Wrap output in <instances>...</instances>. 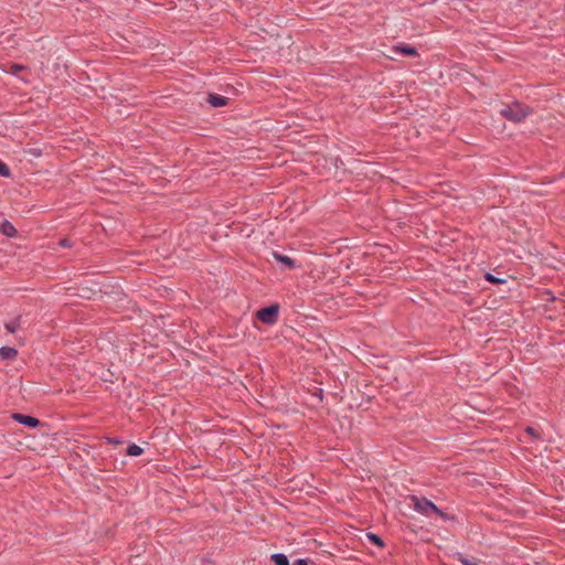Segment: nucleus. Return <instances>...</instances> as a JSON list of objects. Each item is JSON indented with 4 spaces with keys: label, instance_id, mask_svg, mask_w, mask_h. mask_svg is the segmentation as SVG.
Returning a JSON list of instances; mask_svg holds the SVG:
<instances>
[{
    "label": "nucleus",
    "instance_id": "1",
    "mask_svg": "<svg viewBox=\"0 0 565 565\" xmlns=\"http://www.w3.org/2000/svg\"><path fill=\"white\" fill-rule=\"evenodd\" d=\"M532 114V109L519 102H514L500 110V115L513 122H521Z\"/></svg>",
    "mask_w": 565,
    "mask_h": 565
},
{
    "label": "nucleus",
    "instance_id": "2",
    "mask_svg": "<svg viewBox=\"0 0 565 565\" xmlns=\"http://www.w3.org/2000/svg\"><path fill=\"white\" fill-rule=\"evenodd\" d=\"M409 499L413 503V509L418 513L428 516L430 513L439 512V508L427 498L411 495Z\"/></svg>",
    "mask_w": 565,
    "mask_h": 565
},
{
    "label": "nucleus",
    "instance_id": "3",
    "mask_svg": "<svg viewBox=\"0 0 565 565\" xmlns=\"http://www.w3.org/2000/svg\"><path fill=\"white\" fill-rule=\"evenodd\" d=\"M279 306L270 305L264 307L256 312V317L259 321L266 324H274L278 319Z\"/></svg>",
    "mask_w": 565,
    "mask_h": 565
},
{
    "label": "nucleus",
    "instance_id": "4",
    "mask_svg": "<svg viewBox=\"0 0 565 565\" xmlns=\"http://www.w3.org/2000/svg\"><path fill=\"white\" fill-rule=\"evenodd\" d=\"M12 419L30 428H35L40 425V420L38 418L20 413H13Z\"/></svg>",
    "mask_w": 565,
    "mask_h": 565
},
{
    "label": "nucleus",
    "instance_id": "5",
    "mask_svg": "<svg viewBox=\"0 0 565 565\" xmlns=\"http://www.w3.org/2000/svg\"><path fill=\"white\" fill-rule=\"evenodd\" d=\"M273 258L277 263L281 264L287 269H295L296 268V262L292 258H290L289 256H287V255H282V254H280V253L275 250V252H273Z\"/></svg>",
    "mask_w": 565,
    "mask_h": 565
},
{
    "label": "nucleus",
    "instance_id": "6",
    "mask_svg": "<svg viewBox=\"0 0 565 565\" xmlns=\"http://www.w3.org/2000/svg\"><path fill=\"white\" fill-rule=\"evenodd\" d=\"M392 50L395 53H401V54L407 55V56H417L418 55V52H417L416 47L411 46V45L405 44V43H401V44L394 45Z\"/></svg>",
    "mask_w": 565,
    "mask_h": 565
},
{
    "label": "nucleus",
    "instance_id": "7",
    "mask_svg": "<svg viewBox=\"0 0 565 565\" xmlns=\"http://www.w3.org/2000/svg\"><path fill=\"white\" fill-rule=\"evenodd\" d=\"M207 102L212 107H222L227 104L228 98L217 94H210Z\"/></svg>",
    "mask_w": 565,
    "mask_h": 565
},
{
    "label": "nucleus",
    "instance_id": "8",
    "mask_svg": "<svg viewBox=\"0 0 565 565\" xmlns=\"http://www.w3.org/2000/svg\"><path fill=\"white\" fill-rule=\"evenodd\" d=\"M18 355V351L11 347L0 348V356L3 360H12Z\"/></svg>",
    "mask_w": 565,
    "mask_h": 565
},
{
    "label": "nucleus",
    "instance_id": "9",
    "mask_svg": "<svg viewBox=\"0 0 565 565\" xmlns=\"http://www.w3.org/2000/svg\"><path fill=\"white\" fill-rule=\"evenodd\" d=\"M21 316L15 317L14 319L6 322L4 328L8 332L14 333L21 327Z\"/></svg>",
    "mask_w": 565,
    "mask_h": 565
},
{
    "label": "nucleus",
    "instance_id": "10",
    "mask_svg": "<svg viewBox=\"0 0 565 565\" xmlns=\"http://www.w3.org/2000/svg\"><path fill=\"white\" fill-rule=\"evenodd\" d=\"M1 232L8 237H13L17 234L15 227L9 222L4 221L1 225Z\"/></svg>",
    "mask_w": 565,
    "mask_h": 565
},
{
    "label": "nucleus",
    "instance_id": "11",
    "mask_svg": "<svg viewBox=\"0 0 565 565\" xmlns=\"http://www.w3.org/2000/svg\"><path fill=\"white\" fill-rule=\"evenodd\" d=\"M275 565H289L287 556L282 553H275L270 556Z\"/></svg>",
    "mask_w": 565,
    "mask_h": 565
},
{
    "label": "nucleus",
    "instance_id": "12",
    "mask_svg": "<svg viewBox=\"0 0 565 565\" xmlns=\"http://www.w3.org/2000/svg\"><path fill=\"white\" fill-rule=\"evenodd\" d=\"M143 454V449L136 445V444H130L128 447H127V450H126V455L127 456H131V457H137V456H140Z\"/></svg>",
    "mask_w": 565,
    "mask_h": 565
},
{
    "label": "nucleus",
    "instance_id": "13",
    "mask_svg": "<svg viewBox=\"0 0 565 565\" xmlns=\"http://www.w3.org/2000/svg\"><path fill=\"white\" fill-rule=\"evenodd\" d=\"M456 558L462 564V565H479L478 562L475 558H468L463 556L461 553H457Z\"/></svg>",
    "mask_w": 565,
    "mask_h": 565
},
{
    "label": "nucleus",
    "instance_id": "14",
    "mask_svg": "<svg viewBox=\"0 0 565 565\" xmlns=\"http://www.w3.org/2000/svg\"><path fill=\"white\" fill-rule=\"evenodd\" d=\"M367 539H369V541H370L372 544H374V545H376V546H380V547H383V546H384V542H383V540H382L379 535H376V534H374V533H367Z\"/></svg>",
    "mask_w": 565,
    "mask_h": 565
},
{
    "label": "nucleus",
    "instance_id": "15",
    "mask_svg": "<svg viewBox=\"0 0 565 565\" xmlns=\"http://www.w3.org/2000/svg\"><path fill=\"white\" fill-rule=\"evenodd\" d=\"M484 278H486V280H487V281L492 282V284H503V282H505V280H504V279L497 278L495 276H493V275H492V274H490V273H487V274L484 275Z\"/></svg>",
    "mask_w": 565,
    "mask_h": 565
},
{
    "label": "nucleus",
    "instance_id": "16",
    "mask_svg": "<svg viewBox=\"0 0 565 565\" xmlns=\"http://www.w3.org/2000/svg\"><path fill=\"white\" fill-rule=\"evenodd\" d=\"M0 175H1V177H6V178L10 177V169H9V167H8L4 162H2V161H0Z\"/></svg>",
    "mask_w": 565,
    "mask_h": 565
},
{
    "label": "nucleus",
    "instance_id": "17",
    "mask_svg": "<svg viewBox=\"0 0 565 565\" xmlns=\"http://www.w3.org/2000/svg\"><path fill=\"white\" fill-rule=\"evenodd\" d=\"M25 67L21 64H17V63H13L11 64L10 66V73L13 74V75H18L19 72H21L22 70H24Z\"/></svg>",
    "mask_w": 565,
    "mask_h": 565
},
{
    "label": "nucleus",
    "instance_id": "18",
    "mask_svg": "<svg viewBox=\"0 0 565 565\" xmlns=\"http://www.w3.org/2000/svg\"><path fill=\"white\" fill-rule=\"evenodd\" d=\"M58 245H60L61 247H64V248H66V247H72V243H71V241H70L68 238H62V239H60Z\"/></svg>",
    "mask_w": 565,
    "mask_h": 565
},
{
    "label": "nucleus",
    "instance_id": "19",
    "mask_svg": "<svg viewBox=\"0 0 565 565\" xmlns=\"http://www.w3.org/2000/svg\"><path fill=\"white\" fill-rule=\"evenodd\" d=\"M106 440L110 445H119V444H121V439H119L118 437H107Z\"/></svg>",
    "mask_w": 565,
    "mask_h": 565
},
{
    "label": "nucleus",
    "instance_id": "20",
    "mask_svg": "<svg viewBox=\"0 0 565 565\" xmlns=\"http://www.w3.org/2000/svg\"><path fill=\"white\" fill-rule=\"evenodd\" d=\"M435 514H437L443 520H454V516H449L447 513H445L440 509H439V512H435Z\"/></svg>",
    "mask_w": 565,
    "mask_h": 565
},
{
    "label": "nucleus",
    "instance_id": "21",
    "mask_svg": "<svg viewBox=\"0 0 565 565\" xmlns=\"http://www.w3.org/2000/svg\"><path fill=\"white\" fill-rule=\"evenodd\" d=\"M292 565H308V562L307 559H303V558H298L294 562Z\"/></svg>",
    "mask_w": 565,
    "mask_h": 565
},
{
    "label": "nucleus",
    "instance_id": "22",
    "mask_svg": "<svg viewBox=\"0 0 565 565\" xmlns=\"http://www.w3.org/2000/svg\"><path fill=\"white\" fill-rule=\"evenodd\" d=\"M525 431L529 434V435H532V436H535V430L533 427H526L525 428Z\"/></svg>",
    "mask_w": 565,
    "mask_h": 565
}]
</instances>
